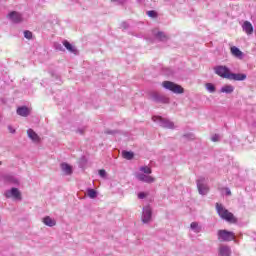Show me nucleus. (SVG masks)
I'll use <instances>...</instances> for the list:
<instances>
[{
	"label": "nucleus",
	"instance_id": "obj_28",
	"mask_svg": "<svg viewBox=\"0 0 256 256\" xmlns=\"http://www.w3.org/2000/svg\"><path fill=\"white\" fill-rule=\"evenodd\" d=\"M206 91L208 93H215V85H213L211 83H207L206 84Z\"/></svg>",
	"mask_w": 256,
	"mask_h": 256
},
{
	"label": "nucleus",
	"instance_id": "obj_40",
	"mask_svg": "<svg viewBox=\"0 0 256 256\" xmlns=\"http://www.w3.org/2000/svg\"><path fill=\"white\" fill-rule=\"evenodd\" d=\"M220 93H225V86L220 89Z\"/></svg>",
	"mask_w": 256,
	"mask_h": 256
},
{
	"label": "nucleus",
	"instance_id": "obj_5",
	"mask_svg": "<svg viewBox=\"0 0 256 256\" xmlns=\"http://www.w3.org/2000/svg\"><path fill=\"white\" fill-rule=\"evenodd\" d=\"M197 189L199 195H207L209 193V185H207V180L205 178H199L197 180Z\"/></svg>",
	"mask_w": 256,
	"mask_h": 256
},
{
	"label": "nucleus",
	"instance_id": "obj_24",
	"mask_svg": "<svg viewBox=\"0 0 256 256\" xmlns=\"http://www.w3.org/2000/svg\"><path fill=\"white\" fill-rule=\"evenodd\" d=\"M160 98H161V94H159L157 92H151L150 93V99L152 101H154L155 103H159Z\"/></svg>",
	"mask_w": 256,
	"mask_h": 256
},
{
	"label": "nucleus",
	"instance_id": "obj_3",
	"mask_svg": "<svg viewBox=\"0 0 256 256\" xmlns=\"http://www.w3.org/2000/svg\"><path fill=\"white\" fill-rule=\"evenodd\" d=\"M152 121L154 123H157L160 127H163L164 129H175V124L171 122V120L165 119L160 116H153Z\"/></svg>",
	"mask_w": 256,
	"mask_h": 256
},
{
	"label": "nucleus",
	"instance_id": "obj_18",
	"mask_svg": "<svg viewBox=\"0 0 256 256\" xmlns=\"http://www.w3.org/2000/svg\"><path fill=\"white\" fill-rule=\"evenodd\" d=\"M61 169H62L64 175H71L73 173V168L71 167V165H69L67 163H62Z\"/></svg>",
	"mask_w": 256,
	"mask_h": 256
},
{
	"label": "nucleus",
	"instance_id": "obj_12",
	"mask_svg": "<svg viewBox=\"0 0 256 256\" xmlns=\"http://www.w3.org/2000/svg\"><path fill=\"white\" fill-rule=\"evenodd\" d=\"M153 35L158 41H167L169 39V36L165 34V32L159 31V30H153Z\"/></svg>",
	"mask_w": 256,
	"mask_h": 256
},
{
	"label": "nucleus",
	"instance_id": "obj_20",
	"mask_svg": "<svg viewBox=\"0 0 256 256\" xmlns=\"http://www.w3.org/2000/svg\"><path fill=\"white\" fill-rule=\"evenodd\" d=\"M214 71L216 75H219V77L225 79V66H216L214 67Z\"/></svg>",
	"mask_w": 256,
	"mask_h": 256
},
{
	"label": "nucleus",
	"instance_id": "obj_39",
	"mask_svg": "<svg viewBox=\"0 0 256 256\" xmlns=\"http://www.w3.org/2000/svg\"><path fill=\"white\" fill-rule=\"evenodd\" d=\"M225 195H231V190L229 188H225Z\"/></svg>",
	"mask_w": 256,
	"mask_h": 256
},
{
	"label": "nucleus",
	"instance_id": "obj_34",
	"mask_svg": "<svg viewBox=\"0 0 256 256\" xmlns=\"http://www.w3.org/2000/svg\"><path fill=\"white\" fill-rule=\"evenodd\" d=\"M225 256H231V247L225 246Z\"/></svg>",
	"mask_w": 256,
	"mask_h": 256
},
{
	"label": "nucleus",
	"instance_id": "obj_33",
	"mask_svg": "<svg viewBox=\"0 0 256 256\" xmlns=\"http://www.w3.org/2000/svg\"><path fill=\"white\" fill-rule=\"evenodd\" d=\"M99 176L102 177V179H105L107 177V172L105 170H99Z\"/></svg>",
	"mask_w": 256,
	"mask_h": 256
},
{
	"label": "nucleus",
	"instance_id": "obj_15",
	"mask_svg": "<svg viewBox=\"0 0 256 256\" xmlns=\"http://www.w3.org/2000/svg\"><path fill=\"white\" fill-rule=\"evenodd\" d=\"M225 241H234V243H239L235 236V232L225 230Z\"/></svg>",
	"mask_w": 256,
	"mask_h": 256
},
{
	"label": "nucleus",
	"instance_id": "obj_13",
	"mask_svg": "<svg viewBox=\"0 0 256 256\" xmlns=\"http://www.w3.org/2000/svg\"><path fill=\"white\" fill-rule=\"evenodd\" d=\"M27 135L29 139H31V141H33L34 143H39V141H41V138L33 129H28Z\"/></svg>",
	"mask_w": 256,
	"mask_h": 256
},
{
	"label": "nucleus",
	"instance_id": "obj_37",
	"mask_svg": "<svg viewBox=\"0 0 256 256\" xmlns=\"http://www.w3.org/2000/svg\"><path fill=\"white\" fill-rule=\"evenodd\" d=\"M184 138H185V139H195V135H193L192 133H190V134H185V135H184Z\"/></svg>",
	"mask_w": 256,
	"mask_h": 256
},
{
	"label": "nucleus",
	"instance_id": "obj_30",
	"mask_svg": "<svg viewBox=\"0 0 256 256\" xmlns=\"http://www.w3.org/2000/svg\"><path fill=\"white\" fill-rule=\"evenodd\" d=\"M148 17H152V19H155L157 17V12L155 10H150L147 12Z\"/></svg>",
	"mask_w": 256,
	"mask_h": 256
},
{
	"label": "nucleus",
	"instance_id": "obj_10",
	"mask_svg": "<svg viewBox=\"0 0 256 256\" xmlns=\"http://www.w3.org/2000/svg\"><path fill=\"white\" fill-rule=\"evenodd\" d=\"M225 221L226 223H230V225H237L239 219L233 213L229 212V210H225Z\"/></svg>",
	"mask_w": 256,
	"mask_h": 256
},
{
	"label": "nucleus",
	"instance_id": "obj_27",
	"mask_svg": "<svg viewBox=\"0 0 256 256\" xmlns=\"http://www.w3.org/2000/svg\"><path fill=\"white\" fill-rule=\"evenodd\" d=\"M158 103H163L167 105L170 103V99L167 96L160 95V100L158 101Z\"/></svg>",
	"mask_w": 256,
	"mask_h": 256
},
{
	"label": "nucleus",
	"instance_id": "obj_4",
	"mask_svg": "<svg viewBox=\"0 0 256 256\" xmlns=\"http://www.w3.org/2000/svg\"><path fill=\"white\" fill-rule=\"evenodd\" d=\"M225 79H229V81H245L247 79V74L242 73H233L229 68H225Z\"/></svg>",
	"mask_w": 256,
	"mask_h": 256
},
{
	"label": "nucleus",
	"instance_id": "obj_42",
	"mask_svg": "<svg viewBox=\"0 0 256 256\" xmlns=\"http://www.w3.org/2000/svg\"><path fill=\"white\" fill-rule=\"evenodd\" d=\"M109 134L113 133V132H108Z\"/></svg>",
	"mask_w": 256,
	"mask_h": 256
},
{
	"label": "nucleus",
	"instance_id": "obj_21",
	"mask_svg": "<svg viewBox=\"0 0 256 256\" xmlns=\"http://www.w3.org/2000/svg\"><path fill=\"white\" fill-rule=\"evenodd\" d=\"M216 211L221 219H225V208L222 204L216 203Z\"/></svg>",
	"mask_w": 256,
	"mask_h": 256
},
{
	"label": "nucleus",
	"instance_id": "obj_38",
	"mask_svg": "<svg viewBox=\"0 0 256 256\" xmlns=\"http://www.w3.org/2000/svg\"><path fill=\"white\" fill-rule=\"evenodd\" d=\"M8 131H9V133L14 134L15 133V128H13V126L9 125L8 126Z\"/></svg>",
	"mask_w": 256,
	"mask_h": 256
},
{
	"label": "nucleus",
	"instance_id": "obj_14",
	"mask_svg": "<svg viewBox=\"0 0 256 256\" xmlns=\"http://www.w3.org/2000/svg\"><path fill=\"white\" fill-rule=\"evenodd\" d=\"M231 51V55H233V57H236V59H243V52L240 51L239 48H237V46H232L230 48Z\"/></svg>",
	"mask_w": 256,
	"mask_h": 256
},
{
	"label": "nucleus",
	"instance_id": "obj_31",
	"mask_svg": "<svg viewBox=\"0 0 256 256\" xmlns=\"http://www.w3.org/2000/svg\"><path fill=\"white\" fill-rule=\"evenodd\" d=\"M24 37L25 39H31L33 37V33L31 31H24Z\"/></svg>",
	"mask_w": 256,
	"mask_h": 256
},
{
	"label": "nucleus",
	"instance_id": "obj_32",
	"mask_svg": "<svg viewBox=\"0 0 256 256\" xmlns=\"http://www.w3.org/2000/svg\"><path fill=\"white\" fill-rule=\"evenodd\" d=\"M9 181H10V183H13L14 185H19V180L15 177H10Z\"/></svg>",
	"mask_w": 256,
	"mask_h": 256
},
{
	"label": "nucleus",
	"instance_id": "obj_16",
	"mask_svg": "<svg viewBox=\"0 0 256 256\" xmlns=\"http://www.w3.org/2000/svg\"><path fill=\"white\" fill-rule=\"evenodd\" d=\"M63 45L65 46L67 51H69V53H73L74 55H77V48L75 46L71 45V43H69V41L64 40Z\"/></svg>",
	"mask_w": 256,
	"mask_h": 256
},
{
	"label": "nucleus",
	"instance_id": "obj_8",
	"mask_svg": "<svg viewBox=\"0 0 256 256\" xmlns=\"http://www.w3.org/2000/svg\"><path fill=\"white\" fill-rule=\"evenodd\" d=\"M6 199H18L21 200V192L17 188H12L11 190H6L4 193Z\"/></svg>",
	"mask_w": 256,
	"mask_h": 256
},
{
	"label": "nucleus",
	"instance_id": "obj_25",
	"mask_svg": "<svg viewBox=\"0 0 256 256\" xmlns=\"http://www.w3.org/2000/svg\"><path fill=\"white\" fill-rule=\"evenodd\" d=\"M87 195L90 199H95L97 198V191H95V189H88Z\"/></svg>",
	"mask_w": 256,
	"mask_h": 256
},
{
	"label": "nucleus",
	"instance_id": "obj_29",
	"mask_svg": "<svg viewBox=\"0 0 256 256\" xmlns=\"http://www.w3.org/2000/svg\"><path fill=\"white\" fill-rule=\"evenodd\" d=\"M235 87L233 85H225V93H233Z\"/></svg>",
	"mask_w": 256,
	"mask_h": 256
},
{
	"label": "nucleus",
	"instance_id": "obj_23",
	"mask_svg": "<svg viewBox=\"0 0 256 256\" xmlns=\"http://www.w3.org/2000/svg\"><path fill=\"white\" fill-rule=\"evenodd\" d=\"M122 157L124 159H127L128 161H131V159H133V157H135V154L131 151H122Z\"/></svg>",
	"mask_w": 256,
	"mask_h": 256
},
{
	"label": "nucleus",
	"instance_id": "obj_7",
	"mask_svg": "<svg viewBox=\"0 0 256 256\" xmlns=\"http://www.w3.org/2000/svg\"><path fill=\"white\" fill-rule=\"evenodd\" d=\"M153 217V211L150 206H145L142 211V223H150Z\"/></svg>",
	"mask_w": 256,
	"mask_h": 256
},
{
	"label": "nucleus",
	"instance_id": "obj_36",
	"mask_svg": "<svg viewBox=\"0 0 256 256\" xmlns=\"http://www.w3.org/2000/svg\"><path fill=\"white\" fill-rule=\"evenodd\" d=\"M147 197V194L145 192H140L138 194V199H145Z\"/></svg>",
	"mask_w": 256,
	"mask_h": 256
},
{
	"label": "nucleus",
	"instance_id": "obj_2",
	"mask_svg": "<svg viewBox=\"0 0 256 256\" xmlns=\"http://www.w3.org/2000/svg\"><path fill=\"white\" fill-rule=\"evenodd\" d=\"M162 87L167 91H171L172 93H175L176 95H181L185 93V89H183L181 85L175 84L174 82H171V81L162 82Z\"/></svg>",
	"mask_w": 256,
	"mask_h": 256
},
{
	"label": "nucleus",
	"instance_id": "obj_19",
	"mask_svg": "<svg viewBox=\"0 0 256 256\" xmlns=\"http://www.w3.org/2000/svg\"><path fill=\"white\" fill-rule=\"evenodd\" d=\"M17 115H20V117H28L29 115V108L22 106L17 109Z\"/></svg>",
	"mask_w": 256,
	"mask_h": 256
},
{
	"label": "nucleus",
	"instance_id": "obj_26",
	"mask_svg": "<svg viewBox=\"0 0 256 256\" xmlns=\"http://www.w3.org/2000/svg\"><path fill=\"white\" fill-rule=\"evenodd\" d=\"M210 139L213 143H219V141H221V139H223V136H221L219 134H213Z\"/></svg>",
	"mask_w": 256,
	"mask_h": 256
},
{
	"label": "nucleus",
	"instance_id": "obj_6",
	"mask_svg": "<svg viewBox=\"0 0 256 256\" xmlns=\"http://www.w3.org/2000/svg\"><path fill=\"white\" fill-rule=\"evenodd\" d=\"M218 241H219V250L218 255L219 256H225V230H219L218 231Z\"/></svg>",
	"mask_w": 256,
	"mask_h": 256
},
{
	"label": "nucleus",
	"instance_id": "obj_22",
	"mask_svg": "<svg viewBox=\"0 0 256 256\" xmlns=\"http://www.w3.org/2000/svg\"><path fill=\"white\" fill-rule=\"evenodd\" d=\"M190 229H191V231H193V233H201V231H202L201 225H199V223H197V222H192L190 224Z\"/></svg>",
	"mask_w": 256,
	"mask_h": 256
},
{
	"label": "nucleus",
	"instance_id": "obj_11",
	"mask_svg": "<svg viewBox=\"0 0 256 256\" xmlns=\"http://www.w3.org/2000/svg\"><path fill=\"white\" fill-rule=\"evenodd\" d=\"M242 31H244L246 35H253V24L249 21H244L242 24Z\"/></svg>",
	"mask_w": 256,
	"mask_h": 256
},
{
	"label": "nucleus",
	"instance_id": "obj_41",
	"mask_svg": "<svg viewBox=\"0 0 256 256\" xmlns=\"http://www.w3.org/2000/svg\"><path fill=\"white\" fill-rule=\"evenodd\" d=\"M78 133H80V135H83V130L78 129Z\"/></svg>",
	"mask_w": 256,
	"mask_h": 256
},
{
	"label": "nucleus",
	"instance_id": "obj_1",
	"mask_svg": "<svg viewBox=\"0 0 256 256\" xmlns=\"http://www.w3.org/2000/svg\"><path fill=\"white\" fill-rule=\"evenodd\" d=\"M139 171L140 172L135 174L138 181H141L142 183H155V178L151 176L152 170L149 166H141Z\"/></svg>",
	"mask_w": 256,
	"mask_h": 256
},
{
	"label": "nucleus",
	"instance_id": "obj_9",
	"mask_svg": "<svg viewBox=\"0 0 256 256\" xmlns=\"http://www.w3.org/2000/svg\"><path fill=\"white\" fill-rule=\"evenodd\" d=\"M8 19L12 23H21L23 21V15L17 11H12L8 14Z\"/></svg>",
	"mask_w": 256,
	"mask_h": 256
},
{
	"label": "nucleus",
	"instance_id": "obj_35",
	"mask_svg": "<svg viewBox=\"0 0 256 256\" xmlns=\"http://www.w3.org/2000/svg\"><path fill=\"white\" fill-rule=\"evenodd\" d=\"M55 49H57V51H63V45H61L60 43H56Z\"/></svg>",
	"mask_w": 256,
	"mask_h": 256
},
{
	"label": "nucleus",
	"instance_id": "obj_17",
	"mask_svg": "<svg viewBox=\"0 0 256 256\" xmlns=\"http://www.w3.org/2000/svg\"><path fill=\"white\" fill-rule=\"evenodd\" d=\"M43 223L47 227H55V225H57V221H55V219H53L49 216H46L43 218Z\"/></svg>",
	"mask_w": 256,
	"mask_h": 256
}]
</instances>
